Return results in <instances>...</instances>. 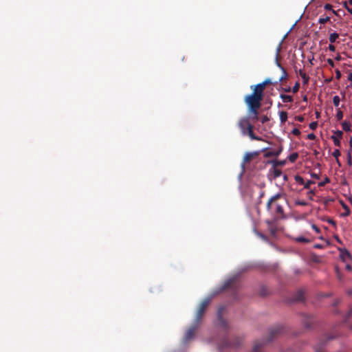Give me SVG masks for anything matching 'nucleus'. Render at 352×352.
<instances>
[{
  "mask_svg": "<svg viewBox=\"0 0 352 352\" xmlns=\"http://www.w3.org/2000/svg\"><path fill=\"white\" fill-rule=\"evenodd\" d=\"M351 154L352 153H351V152H348V153H347V164L349 166L352 165V156H351Z\"/></svg>",
  "mask_w": 352,
  "mask_h": 352,
  "instance_id": "35",
  "label": "nucleus"
},
{
  "mask_svg": "<svg viewBox=\"0 0 352 352\" xmlns=\"http://www.w3.org/2000/svg\"><path fill=\"white\" fill-rule=\"evenodd\" d=\"M198 326L199 324L195 322L193 325L186 331L184 337V343L188 342L190 340L194 338Z\"/></svg>",
  "mask_w": 352,
  "mask_h": 352,
  "instance_id": "6",
  "label": "nucleus"
},
{
  "mask_svg": "<svg viewBox=\"0 0 352 352\" xmlns=\"http://www.w3.org/2000/svg\"><path fill=\"white\" fill-rule=\"evenodd\" d=\"M311 176L314 178H316V179H319V176L318 175L316 174V173H311Z\"/></svg>",
  "mask_w": 352,
  "mask_h": 352,
  "instance_id": "57",
  "label": "nucleus"
},
{
  "mask_svg": "<svg viewBox=\"0 0 352 352\" xmlns=\"http://www.w3.org/2000/svg\"><path fill=\"white\" fill-rule=\"evenodd\" d=\"M339 34L337 32H333L329 34V42L331 43H334L336 42L337 39L339 38Z\"/></svg>",
  "mask_w": 352,
  "mask_h": 352,
  "instance_id": "19",
  "label": "nucleus"
},
{
  "mask_svg": "<svg viewBox=\"0 0 352 352\" xmlns=\"http://www.w3.org/2000/svg\"><path fill=\"white\" fill-rule=\"evenodd\" d=\"M222 311H223V308H221L219 309L218 313H217V318H218L219 326L222 328L226 329L227 327V322H226V320H223V318L221 316Z\"/></svg>",
  "mask_w": 352,
  "mask_h": 352,
  "instance_id": "13",
  "label": "nucleus"
},
{
  "mask_svg": "<svg viewBox=\"0 0 352 352\" xmlns=\"http://www.w3.org/2000/svg\"><path fill=\"white\" fill-rule=\"evenodd\" d=\"M336 118L338 120H341L343 118V112L340 110H338L336 113Z\"/></svg>",
  "mask_w": 352,
  "mask_h": 352,
  "instance_id": "33",
  "label": "nucleus"
},
{
  "mask_svg": "<svg viewBox=\"0 0 352 352\" xmlns=\"http://www.w3.org/2000/svg\"><path fill=\"white\" fill-rule=\"evenodd\" d=\"M295 205L304 206H307V203L303 200H296V201H295Z\"/></svg>",
  "mask_w": 352,
  "mask_h": 352,
  "instance_id": "32",
  "label": "nucleus"
},
{
  "mask_svg": "<svg viewBox=\"0 0 352 352\" xmlns=\"http://www.w3.org/2000/svg\"><path fill=\"white\" fill-rule=\"evenodd\" d=\"M349 146H350V148L348 152H351V153H352V138H350Z\"/></svg>",
  "mask_w": 352,
  "mask_h": 352,
  "instance_id": "52",
  "label": "nucleus"
},
{
  "mask_svg": "<svg viewBox=\"0 0 352 352\" xmlns=\"http://www.w3.org/2000/svg\"><path fill=\"white\" fill-rule=\"evenodd\" d=\"M269 120H270V118L265 115L262 116L261 118V122H262V124H264V123L268 122Z\"/></svg>",
  "mask_w": 352,
  "mask_h": 352,
  "instance_id": "37",
  "label": "nucleus"
},
{
  "mask_svg": "<svg viewBox=\"0 0 352 352\" xmlns=\"http://www.w3.org/2000/svg\"><path fill=\"white\" fill-rule=\"evenodd\" d=\"M258 155V152L247 153L243 157V162L242 164V168H244V164L249 162L255 156Z\"/></svg>",
  "mask_w": 352,
  "mask_h": 352,
  "instance_id": "12",
  "label": "nucleus"
},
{
  "mask_svg": "<svg viewBox=\"0 0 352 352\" xmlns=\"http://www.w3.org/2000/svg\"><path fill=\"white\" fill-rule=\"evenodd\" d=\"M265 222H266V223L267 224L268 228L273 226H272V221H270V220H267Z\"/></svg>",
  "mask_w": 352,
  "mask_h": 352,
  "instance_id": "54",
  "label": "nucleus"
},
{
  "mask_svg": "<svg viewBox=\"0 0 352 352\" xmlns=\"http://www.w3.org/2000/svg\"><path fill=\"white\" fill-rule=\"evenodd\" d=\"M283 175V180L287 181L288 179L287 176L286 175Z\"/></svg>",
  "mask_w": 352,
  "mask_h": 352,
  "instance_id": "61",
  "label": "nucleus"
},
{
  "mask_svg": "<svg viewBox=\"0 0 352 352\" xmlns=\"http://www.w3.org/2000/svg\"><path fill=\"white\" fill-rule=\"evenodd\" d=\"M330 182L329 179L326 177L324 180L318 183V186L322 187L324 186L326 184Z\"/></svg>",
  "mask_w": 352,
  "mask_h": 352,
  "instance_id": "34",
  "label": "nucleus"
},
{
  "mask_svg": "<svg viewBox=\"0 0 352 352\" xmlns=\"http://www.w3.org/2000/svg\"><path fill=\"white\" fill-rule=\"evenodd\" d=\"M346 9L352 14V0H348L344 2Z\"/></svg>",
  "mask_w": 352,
  "mask_h": 352,
  "instance_id": "21",
  "label": "nucleus"
},
{
  "mask_svg": "<svg viewBox=\"0 0 352 352\" xmlns=\"http://www.w3.org/2000/svg\"><path fill=\"white\" fill-rule=\"evenodd\" d=\"M241 342H242V340L240 338H236L234 341L232 343H230L228 341L225 340L222 342V343H221L219 345V348L220 349H222L225 346L236 347L241 344Z\"/></svg>",
  "mask_w": 352,
  "mask_h": 352,
  "instance_id": "7",
  "label": "nucleus"
},
{
  "mask_svg": "<svg viewBox=\"0 0 352 352\" xmlns=\"http://www.w3.org/2000/svg\"><path fill=\"white\" fill-rule=\"evenodd\" d=\"M296 241L297 242H300V243H308L309 242V240L305 238L304 236H298L296 239Z\"/></svg>",
  "mask_w": 352,
  "mask_h": 352,
  "instance_id": "29",
  "label": "nucleus"
},
{
  "mask_svg": "<svg viewBox=\"0 0 352 352\" xmlns=\"http://www.w3.org/2000/svg\"><path fill=\"white\" fill-rule=\"evenodd\" d=\"M279 51H280V46L278 47L277 51H276V62L277 66L282 70V75H281L280 78H279L278 81L274 82V84H276L278 82H281L282 80L285 79L287 76V73L286 70L284 69L283 67L281 66V65L280 64V63L278 60V56L279 54Z\"/></svg>",
  "mask_w": 352,
  "mask_h": 352,
  "instance_id": "9",
  "label": "nucleus"
},
{
  "mask_svg": "<svg viewBox=\"0 0 352 352\" xmlns=\"http://www.w3.org/2000/svg\"><path fill=\"white\" fill-rule=\"evenodd\" d=\"M313 181L309 180L306 183H304V188L308 189L310 188L311 184H314Z\"/></svg>",
  "mask_w": 352,
  "mask_h": 352,
  "instance_id": "40",
  "label": "nucleus"
},
{
  "mask_svg": "<svg viewBox=\"0 0 352 352\" xmlns=\"http://www.w3.org/2000/svg\"><path fill=\"white\" fill-rule=\"evenodd\" d=\"M279 51H280V46L278 47L277 51H276V62L277 66L282 70V75H281L280 78H279L278 81L274 82V84H276L278 82H281L282 80L285 79L287 76V73L286 70L284 69L283 67L281 66V65L280 64V63L278 60V56L279 54Z\"/></svg>",
  "mask_w": 352,
  "mask_h": 352,
  "instance_id": "10",
  "label": "nucleus"
},
{
  "mask_svg": "<svg viewBox=\"0 0 352 352\" xmlns=\"http://www.w3.org/2000/svg\"><path fill=\"white\" fill-rule=\"evenodd\" d=\"M340 257L344 261H346V259H348V258H351V254L346 249H344V250L340 249Z\"/></svg>",
  "mask_w": 352,
  "mask_h": 352,
  "instance_id": "16",
  "label": "nucleus"
},
{
  "mask_svg": "<svg viewBox=\"0 0 352 352\" xmlns=\"http://www.w3.org/2000/svg\"><path fill=\"white\" fill-rule=\"evenodd\" d=\"M281 331H282V328L278 327L277 328L272 329L270 333H271V334L274 335V334H276V333H280Z\"/></svg>",
  "mask_w": 352,
  "mask_h": 352,
  "instance_id": "31",
  "label": "nucleus"
},
{
  "mask_svg": "<svg viewBox=\"0 0 352 352\" xmlns=\"http://www.w3.org/2000/svg\"><path fill=\"white\" fill-rule=\"evenodd\" d=\"M324 8L326 10H332V6L331 4H325L324 6Z\"/></svg>",
  "mask_w": 352,
  "mask_h": 352,
  "instance_id": "49",
  "label": "nucleus"
},
{
  "mask_svg": "<svg viewBox=\"0 0 352 352\" xmlns=\"http://www.w3.org/2000/svg\"><path fill=\"white\" fill-rule=\"evenodd\" d=\"M263 84H265V86L267 85H270V84H272V82L270 78H267L266 80H265L263 82H262Z\"/></svg>",
  "mask_w": 352,
  "mask_h": 352,
  "instance_id": "45",
  "label": "nucleus"
},
{
  "mask_svg": "<svg viewBox=\"0 0 352 352\" xmlns=\"http://www.w3.org/2000/svg\"><path fill=\"white\" fill-rule=\"evenodd\" d=\"M283 90L284 91H285V92H289V91H292V89H291L289 87H286V88L283 89Z\"/></svg>",
  "mask_w": 352,
  "mask_h": 352,
  "instance_id": "56",
  "label": "nucleus"
},
{
  "mask_svg": "<svg viewBox=\"0 0 352 352\" xmlns=\"http://www.w3.org/2000/svg\"><path fill=\"white\" fill-rule=\"evenodd\" d=\"M292 133L296 135H299L300 134V131L298 129H294L292 131Z\"/></svg>",
  "mask_w": 352,
  "mask_h": 352,
  "instance_id": "46",
  "label": "nucleus"
},
{
  "mask_svg": "<svg viewBox=\"0 0 352 352\" xmlns=\"http://www.w3.org/2000/svg\"><path fill=\"white\" fill-rule=\"evenodd\" d=\"M279 118H280V122L282 124L285 123L287 120V118H288V116H287V113L286 111H280L279 112Z\"/></svg>",
  "mask_w": 352,
  "mask_h": 352,
  "instance_id": "17",
  "label": "nucleus"
},
{
  "mask_svg": "<svg viewBox=\"0 0 352 352\" xmlns=\"http://www.w3.org/2000/svg\"><path fill=\"white\" fill-rule=\"evenodd\" d=\"M295 180L300 184H303L304 185V179L302 177L300 176H296L295 177Z\"/></svg>",
  "mask_w": 352,
  "mask_h": 352,
  "instance_id": "36",
  "label": "nucleus"
},
{
  "mask_svg": "<svg viewBox=\"0 0 352 352\" xmlns=\"http://www.w3.org/2000/svg\"><path fill=\"white\" fill-rule=\"evenodd\" d=\"M282 175H283V173H282L281 170L278 169L276 167H272L269 170L268 178L270 180L275 179L277 177L282 176Z\"/></svg>",
  "mask_w": 352,
  "mask_h": 352,
  "instance_id": "8",
  "label": "nucleus"
},
{
  "mask_svg": "<svg viewBox=\"0 0 352 352\" xmlns=\"http://www.w3.org/2000/svg\"><path fill=\"white\" fill-rule=\"evenodd\" d=\"M316 352H323L321 349H316Z\"/></svg>",
  "mask_w": 352,
  "mask_h": 352,
  "instance_id": "64",
  "label": "nucleus"
},
{
  "mask_svg": "<svg viewBox=\"0 0 352 352\" xmlns=\"http://www.w3.org/2000/svg\"><path fill=\"white\" fill-rule=\"evenodd\" d=\"M332 155L335 157V158H338V157L340 155V151L339 149H336L334 150V151L332 153Z\"/></svg>",
  "mask_w": 352,
  "mask_h": 352,
  "instance_id": "39",
  "label": "nucleus"
},
{
  "mask_svg": "<svg viewBox=\"0 0 352 352\" xmlns=\"http://www.w3.org/2000/svg\"><path fill=\"white\" fill-rule=\"evenodd\" d=\"M327 63H328V64H329L330 66H331L332 67H334V62H333V60L332 59H331V58H328V59H327Z\"/></svg>",
  "mask_w": 352,
  "mask_h": 352,
  "instance_id": "50",
  "label": "nucleus"
},
{
  "mask_svg": "<svg viewBox=\"0 0 352 352\" xmlns=\"http://www.w3.org/2000/svg\"><path fill=\"white\" fill-rule=\"evenodd\" d=\"M314 248H318V249H320V248H322V245H320V244H316V245H314Z\"/></svg>",
  "mask_w": 352,
  "mask_h": 352,
  "instance_id": "58",
  "label": "nucleus"
},
{
  "mask_svg": "<svg viewBox=\"0 0 352 352\" xmlns=\"http://www.w3.org/2000/svg\"><path fill=\"white\" fill-rule=\"evenodd\" d=\"M318 122H312L309 124V128L311 130H315L317 128Z\"/></svg>",
  "mask_w": 352,
  "mask_h": 352,
  "instance_id": "38",
  "label": "nucleus"
},
{
  "mask_svg": "<svg viewBox=\"0 0 352 352\" xmlns=\"http://www.w3.org/2000/svg\"><path fill=\"white\" fill-rule=\"evenodd\" d=\"M341 59V57L340 55H338L336 57V60H340Z\"/></svg>",
  "mask_w": 352,
  "mask_h": 352,
  "instance_id": "63",
  "label": "nucleus"
},
{
  "mask_svg": "<svg viewBox=\"0 0 352 352\" xmlns=\"http://www.w3.org/2000/svg\"><path fill=\"white\" fill-rule=\"evenodd\" d=\"M263 345V342H256L254 345L252 352H260V349H261Z\"/></svg>",
  "mask_w": 352,
  "mask_h": 352,
  "instance_id": "22",
  "label": "nucleus"
},
{
  "mask_svg": "<svg viewBox=\"0 0 352 352\" xmlns=\"http://www.w3.org/2000/svg\"><path fill=\"white\" fill-rule=\"evenodd\" d=\"M298 73L301 78L307 75L306 73L302 69H300Z\"/></svg>",
  "mask_w": 352,
  "mask_h": 352,
  "instance_id": "51",
  "label": "nucleus"
},
{
  "mask_svg": "<svg viewBox=\"0 0 352 352\" xmlns=\"http://www.w3.org/2000/svg\"><path fill=\"white\" fill-rule=\"evenodd\" d=\"M336 274H337V276H338V279L340 280H342V276H341L340 270H339L338 267H336Z\"/></svg>",
  "mask_w": 352,
  "mask_h": 352,
  "instance_id": "43",
  "label": "nucleus"
},
{
  "mask_svg": "<svg viewBox=\"0 0 352 352\" xmlns=\"http://www.w3.org/2000/svg\"><path fill=\"white\" fill-rule=\"evenodd\" d=\"M282 151V148H279L277 151H268L265 154V157H271V156H278Z\"/></svg>",
  "mask_w": 352,
  "mask_h": 352,
  "instance_id": "18",
  "label": "nucleus"
},
{
  "mask_svg": "<svg viewBox=\"0 0 352 352\" xmlns=\"http://www.w3.org/2000/svg\"><path fill=\"white\" fill-rule=\"evenodd\" d=\"M303 299V292L298 291L294 298V301H300Z\"/></svg>",
  "mask_w": 352,
  "mask_h": 352,
  "instance_id": "24",
  "label": "nucleus"
},
{
  "mask_svg": "<svg viewBox=\"0 0 352 352\" xmlns=\"http://www.w3.org/2000/svg\"><path fill=\"white\" fill-rule=\"evenodd\" d=\"M210 300L211 298H207L205 300H204L203 302L201 303L196 314V318L195 321V323L199 324L201 318L204 316V314L207 307L208 306L209 303L210 302Z\"/></svg>",
  "mask_w": 352,
  "mask_h": 352,
  "instance_id": "5",
  "label": "nucleus"
},
{
  "mask_svg": "<svg viewBox=\"0 0 352 352\" xmlns=\"http://www.w3.org/2000/svg\"><path fill=\"white\" fill-rule=\"evenodd\" d=\"M342 126L344 131H351V124L349 122L344 121L342 123Z\"/></svg>",
  "mask_w": 352,
  "mask_h": 352,
  "instance_id": "23",
  "label": "nucleus"
},
{
  "mask_svg": "<svg viewBox=\"0 0 352 352\" xmlns=\"http://www.w3.org/2000/svg\"><path fill=\"white\" fill-rule=\"evenodd\" d=\"M244 101L248 107V119L253 121L258 119V109L261 107V102H257L251 100L244 99Z\"/></svg>",
  "mask_w": 352,
  "mask_h": 352,
  "instance_id": "4",
  "label": "nucleus"
},
{
  "mask_svg": "<svg viewBox=\"0 0 352 352\" xmlns=\"http://www.w3.org/2000/svg\"><path fill=\"white\" fill-rule=\"evenodd\" d=\"M346 270H348V271H351L352 270V267L351 266V265L346 264Z\"/></svg>",
  "mask_w": 352,
  "mask_h": 352,
  "instance_id": "55",
  "label": "nucleus"
},
{
  "mask_svg": "<svg viewBox=\"0 0 352 352\" xmlns=\"http://www.w3.org/2000/svg\"><path fill=\"white\" fill-rule=\"evenodd\" d=\"M348 80L351 82H352V72L349 74L348 76Z\"/></svg>",
  "mask_w": 352,
  "mask_h": 352,
  "instance_id": "59",
  "label": "nucleus"
},
{
  "mask_svg": "<svg viewBox=\"0 0 352 352\" xmlns=\"http://www.w3.org/2000/svg\"><path fill=\"white\" fill-rule=\"evenodd\" d=\"M238 126L241 129V133L243 135H248L251 140H261L258 137L256 136L253 133V126L250 122L248 118H241L238 122Z\"/></svg>",
  "mask_w": 352,
  "mask_h": 352,
  "instance_id": "2",
  "label": "nucleus"
},
{
  "mask_svg": "<svg viewBox=\"0 0 352 352\" xmlns=\"http://www.w3.org/2000/svg\"><path fill=\"white\" fill-rule=\"evenodd\" d=\"M329 50L331 51V52H335L336 51V47L333 45V43H331L329 44V47H328Z\"/></svg>",
  "mask_w": 352,
  "mask_h": 352,
  "instance_id": "44",
  "label": "nucleus"
},
{
  "mask_svg": "<svg viewBox=\"0 0 352 352\" xmlns=\"http://www.w3.org/2000/svg\"><path fill=\"white\" fill-rule=\"evenodd\" d=\"M236 280H237L236 276L232 277L230 279L227 280L224 283L223 289H227V288L232 287L234 286V284H235Z\"/></svg>",
  "mask_w": 352,
  "mask_h": 352,
  "instance_id": "14",
  "label": "nucleus"
},
{
  "mask_svg": "<svg viewBox=\"0 0 352 352\" xmlns=\"http://www.w3.org/2000/svg\"><path fill=\"white\" fill-rule=\"evenodd\" d=\"M298 157V153L295 152V153H292L289 157H288V160L291 162H294L297 158Z\"/></svg>",
  "mask_w": 352,
  "mask_h": 352,
  "instance_id": "25",
  "label": "nucleus"
},
{
  "mask_svg": "<svg viewBox=\"0 0 352 352\" xmlns=\"http://www.w3.org/2000/svg\"><path fill=\"white\" fill-rule=\"evenodd\" d=\"M270 232L272 235H275L276 232V229L273 226L269 228Z\"/></svg>",
  "mask_w": 352,
  "mask_h": 352,
  "instance_id": "42",
  "label": "nucleus"
},
{
  "mask_svg": "<svg viewBox=\"0 0 352 352\" xmlns=\"http://www.w3.org/2000/svg\"><path fill=\"white\" fill-rule=\"evenodd\" d=\"M340 99L338 96H335L333 98V102L336 107H338L340 104Z\"/></svg>",
  "mask_w": 352,
  "mask_h": 352,
  "instance_id": "28",
  "label": "nucleus"
},
{
  "mask_svg": "<svg viewBox=\"0 0 352 352\" xmlns=\"http://www.w3.org/2000/svg\"><path fill=\"white\" fill-rule=\"evenodd\" d=\"M336 74L337 78H340L341 77V72L338 69L336 71Z\"/></svg>",
  "mask_w": 352,
  "mask_h": 352,
  "instance_id": "53",
  "label": "nucleus"
},
{
  "mask_svg": "<svg viewBox=\"0 0 352 352\" xmlns=\"http://www.w3.org/2000/svg\"><path fill=\"white\" fill-rule=\"evenodd\" d=\"M307 138L309 140H314L316 139V135L314 133H309L307 135Z\"/></svg>",
  "mask_w": 352,
  "mask_h": 352,
  "instance_id": "47",
  "label": "nucleus"
},
{
  "mask_svg": "<svg viewBox=\"0 0 352 352\" xmlns=\"http://www.w3.org/2000/svg\"><path fill=\"white\" fill-rule=\"evenodd\" d=\"M287 203V199L283 198V195L276 193L270 198L266 208L272 214L274 215L276 219H284L286 218L283 206Z\"/></svg>",
  "mask_w": 352,
  "mask_h": 352,
  "instance_id": "1",
  "label": "nucleus"
},
{
  "mask_svg": "<svg viewBox=\"0 0 352 352\" xmlns=\"http://www.w3.org/2000/svg\"><path fill=\"white\" fill-rule=\"evenodd\" d=\"M298 120L300 121V122H302L303 121V118L300 116L298 118Z\"/></svg>",
  "mask_w": 352,
  "mask_h": 352,
  "instance_id": "62",
  "label": "nucleus"
},
{
  "mask_svg": "<svg viewBox=\"0 0 352 352\" xmlns=\"http://www.w3.org/2000/svg\"><path fill=\"white\" fill-rule=\"evenodd\" d=\"M280 98L282 99L283 102H292L293 101L292 96L289 95L280 94Z\"/></svg>",
  "mask_w": 352,
  "mask_h": 352,
  "instance_id": "20",
  "label": "nucleus"
},
{
  "mask_svg": "<svg viewBox=\"0 0 352 352\" xmlns=\"http://www.w3.org/2000/svg\"><path fill=\"white\" fill-rule=\"evenodd\" d=\"M265 87V84L263 82L257 84L256 85H252L250 88L253 91L252 93L251 94L246 95L244 99L262 102L263 99Z\"/></svg>",
  "mask_w": 352,
  "mask_h": 352,
  "instance_id": "3",
  "label": "nucleus"
},
{
  "mask_svg": "<svg viewBox=\"0 0 352 352\" xmlns=\"http://www.w3.org/2000/svg\"><path fill=\"white\" fill-rule=\"evenodd\" d=\"M302 81H303V84H304V85H307V84H308L309 80V76L306 75V76H302Z\"/></svg>",
  "mask_w": 352,
  "mask_h": 352,
  "instance_id": "41",
  "label": "nucleus"
},
{
  "mask_svg": "<svg viewBox=\"0 0 352 352\" xmlns=\"http://www.w3.org/2000/svg\"><path fill=\"white\" fill-rule=\"evenodd\" d=\"M329 20H330V17L329 16L320 17L318 19V23H320V24H324V23L328 22V21H329Z\"/></svg>",
  "mask_w": 352,
  "mask_h": 352,
  "instance_id": "27",
  "label": "nucleus"
},
{
  "mask_svg": "<svg viewBox=\"0 0 352 352\" xmlns=\"http://www.w3.org/2000/svg\"><path fill=\"white\" fill-rule=\"evenodd\" d=\"M311 228L317 233H319L320 231V229L315 224H312Z\"/></svg>",
  "mask_w": 352,
  "mask_h": 352,
  "instance_id": "48",
  "label": "nucleus"
},
{
  "mask_svg": "<svg viewBox=\"0 0 352 352\" xmlns=\"http://www.w3.org/2000/svg\"><path fill=\"white\" fill-rule=\"evenodd\" d=\"M315 194V191L314 190H311L308 192V195H313Z\"/></svg>",
  "mask_w": 352,
  "mask_h": 352,
  "instance_id": "60",
  "label": "nucleus"
},
{
  "mask_svg": "<svg viewBox=\"0 0 352 352\" xmlns=\"http://www.w3.org/2000/svg\"><path fill=\"white\" fill-rule=\"evenodd\" d=\"M343 133L342 131L337 130L334 132V134L331 136V139L333 141L334 144L336 146H340L341 142L340 139L342 138Z\"/></svg>",
  "mask_w": 352,
  "mask_h": 352,
  "instance_id": "11",
  "label": "nucleus"
},
{
  "mask_svg": "<svg viewBox=\"0 0 352 352\" xmlns=\"http://www.w3.org/2000/svg\"><path fill=\"white\" fill-rule=\"evenodd\" d=\"M299 87H300V84L298 82H296L295 83L294 86L292 89V92L294 94L296 93L298 91Z\"/></svg>",
  "mask_w": 352,
  "mask_h": 352,
  "instance_id": "30",
  "label": "nucleus"
},
{
  "mask_svg": "<svg viewBox=\"0 0 352 352\" xmlns=\"http://www.w3.org/2000/svg\"><path fill=\"white\" fill-rule=\"evenodd\" d=\"M254 232L262 240H263L265 241H268V239H267V236L265 235H264L263 233H261V232H258L257 230H255Z\"/></svg>",
  "mask_w": 352,
  "mask_h": 352,
  "instance_id": "26",
  "label": "nucleus"
},
{
  "mask_svg": "<svg viewBox=\"0 0 352 352\" xmlns=\"http://www.w3.org/2000/svg\"><path fill=\"white\" fill-rule=\"evenodd\" d=\"M269 164H272V167H276L277 168V166H285V164H286V160H270L268 162Z\"/></svg>",
  "mask_w": 352,
  "mask_h": 352,
  "instance_id": "15",
  "label": "nucleus"
}]
</instances>
